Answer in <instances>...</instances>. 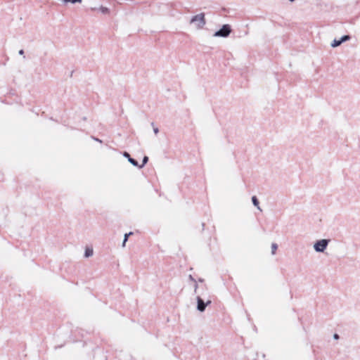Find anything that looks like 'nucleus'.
<instances>
[{"label": "nucleus", "mask_w": 360, "mask_h": 360, "mask_svg": "<svg viewBox=\"0 0 360 360\" xmlns=\"http://www.w3.org/2000/svg\"><path fill=\"white\" fill-rule=\"evenodd\" d=\"M96 141H97V142H101V141L99 140L98 139H96Z\"/></svg>", "instance_id": "obj_19"}, {"label": "nucleus", "mask_w": 360, "mask_h": 360, "mask_svg": "<svg viewBox=\"0 0 360 360\" xmlns=\"http://www.w3.org/2000/svg\"><path fill=\"white\" fill-rule=\"evenodd\" d=\"M18 53L20 55H23L24 54V51L22 49H21V50L19 51Z\"/></svg>", "instance_id": "obj_18"}, {"label": "nucleus", "mask_w": 360, "mask_h": 360, "mask_svg": "<svg viewBox=\"0 0 360 360\" xmlns=\"http://www.w3.org/2000/svg\"><path fill=\"white\" fill-rule=\"evenodd\" d=\"M197 309L201 312L204 311L206 306L211 303L210 300H207L205 303L200 296H197Z\"/></svg>", "instance_id": "obj_4"}, {"label": "nucleus", "mask_w": 360, "mask_h": 360, "mask_svg": "<svg viewBox=\"0 0 360 360\" xmlns=\"http://www.w3.org/2000/svg\"><path fill=\"white\" fill-rule=\"evenodd\" d=\"M329 242H330V240H328V239H321V240H317L314 244V250L317 252H323L324 250L326 249Z\"/></svg>", "instance_id": "obj_2"}, {"label": "nucleus", "mask_w": 360, "mask_h": 360, "mask_svg": "<svg viewBox=\"0 0 360 360\" xmlns=\"http://www.w3.org/2000/svg\"><path fill=\"white\" fill-rule=\"evenodd\" d=\"M132 234H133L132 232H129L128 233H125L124 234V240H123V242H122V247L125 246L126 242L127 241L129 236L132 235Z\"/></svg>", "instance_id": "obj_8"}, {"label": "nucleus", "mask_w": 360, "mask_h": 360, "mask_svg": "<svg viewBox=\"0 0 360 360\" xmlns=\"http://www.w3.org/2000/svg\"><path fill=\"white\" fill-rule=\"evenodd\" d=\"M128 161H129V162L132 165H134V166H135V167H139V164H138V162H137L136 160H134V158H130L128 160Z\"/></svg>", "instance_id": "obj_11"}, {"label": "nucleus", "mask_w": 360, "mask_h": 360, "mask_svg": "<svg viewBox=\"0 0 360 360\" xmlns=\"http://www.w3.org/2000/svg\"><path fill=\"white\" fill-rule=\"evenodd\" d=\"M231 32L229 25H224L222 27L213 34L215 37H227Z\"/></svg>", "instance_id": "obj_3"}, {"label": "nucleus", "mask_w": 360, "mask_h": 360, "mask_svg": "<svg viewBox=\"0 0 360 360\" xmlns=\"http://www.w3.org/2000/svg\"><path fill=\"white\" fill-rule=\"evenodd\" d=\"M99 11L101 13L103 14H108L109 13V9L104 6H101L99 8Z\"/></svg>", "instance_id": "obj_9"}, {"label": "nucleus", "mask_w": 360, "mask_h": 360, "mask_svg": "<svg viewBox=\"0 0 360 360\" xmlns=\"http://www.w3.org/2000/svg\"><path fill=\"white\" fill-rule=\"evenodd\" d=\"M190 24L193 25L196 30H202L206 24L205 13H201L193 16L190 20Z\"/></svg>", "instance_id": "obj_1"}, {"label": "nucleus", "mask_w": 360, "mask_h": 360, "mask_svg": "<svg viewBox=\"0 0 360 360\" xmlns=\"http://www.w3.org/2000/svg\"><path fill=\"white\" fill-rule=\"evenodd\" d=\"M148 161V158L147 156H144L142 161V165H139V168H142Z\"/></svg>", "instance_id": "obj_12"}, {"label": "nucleus", "mask_w": 360, "mask_h": 360, "mask_svg": "<svg viewBox=\"0 0 360 360\" xmlns=\"http://www.w3.org/2000/svg\"><path fill=\"white\" fill-rule=\"evenodd\" d=\"M271 255H274L276 254V251L278 248V245L276 243H272L271 244Z\"/></svg>", "instance_id": "obj_10"}, {"label": "nucleus", "mask_w": 360, "mask_h": 360, "mask_svg": "<svg viewBox=\"0 0 360 360\" xmlns=\"http://www.w3.org/2000/svg\"><path fill=\"white\" fill-rule=\"evenodd\" d=\"M93 250L92 249H90V248H86L85 250V253H84V256L85 257H91L93 255Z\"/></svg>", "instance_id": "obj_7"}, {"label": "nucleus", "mask_w": 360, "mask_h": 360, "mask_svg": "<svg viewBox=\"0 0 360 360\" xmlns=\"http://www.w3.org/2000/svg\"><path fill=\"white\" fill-rule=\"evenodd\" d=\"M153 131L155 134H157L159 132V129L158 127H153Z\"/></svg>", "instance_id": "obj_14"}, {"label": "nucleus", "mask_w": 360, "mask_h": 360, "mask_svg": "<svg viewBox=\"0 0 360 360\" xmlns=\"http://www.w3.org/2000/svg\"><path fill=\"white\" fill-rule=\"evenodd\" d=\"M252 202L253 205H254L255 207H257V208L259 210H260V211L262 210V209L260 208L259 205V200H258V199L257 198V197H256V196H252Z\"/></svg>", "instance_id": "obj_6"}, {"label": "nucleus", "mask_w": 360, "mask_h": 360, "mask_svg": "<svg viewBox=\"0 0 360 360\" xmlns=\"http://www.w3.org/2000/svg\"><path fill=\"white\" fill-rule=\"evenodd\" d=\"M350 39L349 35H344L340 39H334L330 46L333 48L340 46L342 43L348 41Z\"/></svg>", "instance_id": "obj_5"}, {"label": "nucleus", "mask_w": 360, "mask_h": 360, "mask_svg": "<svg viewBox=\"0 0 360 360\" xmlns=\"http://www.w3.org/2000/svg\"><path fill=\"white\" fill-rule=\"evenodd\" d=\"M199 281H200V282H202V281H203V279L200 278V279H199Z\"/></svg>", "instance_id": "obj_20"}, {"label": "nucleus", "mask_w": 360, "mask_h": 360, "mask_svg": "<svg viewBox=\"0 0 360 360\" xmlns=\"http://www.w3.org/2000/svg\"><path fill=\"white\" fill-rule=\"evenodd\" d=\"M333 338L335 339V340H338V339H339V335L335 333V334L333 335Z\"/></svg>", "instance_id": "obj_17"}, {"label": "nucleus", "mask_w": 360, "mask_h": 360, "mask_svg": "<svg viewBox=\"0 0 360 360\" xmlns=\"http://www.w3.org/2000/svg\"><path fill=\"white\" fill-rule=\"evenodd\" d=\"M189 279L192 281H193L194 283H195V280L193 278V277L191 276V275H189L188 276Z\"/></svg>", "instance_id": "obj_16"}, {"label": "nucleus", "mask_w": 360, "mask_h": 360, "mask_svg": "<svg viewBox=\"0 0 360 360\" xmlns=\"http://www.w3.org/2000/svg\"><path fill=\"white\" fill-rule=\"evenodd\" d=\"M123 156H124V157H125V158H127L128 160L131 158V157H130V155H129V154L127 152H124V153H123Z\"/></svg>", "instance_id": "obj_13"}, {"label": "nucleus", "mask_w": 360, "mask_h": 360, "mask_svg": "<svg viewBox=\"0 0 360 360\" xmlns=\"http://www.w3.org/2000/svg\"><path fill=\"white\" fill-rule=\"evenodd\" d=\"M198 284L196 283V282L195 283V285H194V292L196 293L197 292V289H198Z\"/></svg>", "instance_id": "obj_15"}]
</instances>
